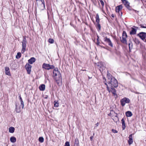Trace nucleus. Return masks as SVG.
<instances>
[{"label":"nucleus","mask_w":146,"mask_h":146,"mask_svg":"<svg viewBox=\"0 0 146 146\" xmlns=\"http://www.w3.org/2000/svg\"><path fill=\"white\" fill-rule=\"evenodd\" d=\"M53 76L57 83L59 85L60 84L62 76L60 72L57 68H55L53 71Z\"/></svg>","instance_id":"nucleus-1"},{"label":"nucleus","mask_w":146,"mask_h":146,"mask_svg":"<svg viewBox=\"0 0 146 146\" xmlns=\"http://www.w3.org/2000/svg\"><path fill=\"white\" fill-rule=\"evenodd\" d=\"M108 83L109 86L112 88L116 87L118 85L117 80L114 78H111L110 81H108Z\"/></svg>","instance_id":"nucleus-2"},{"label":"nucleus","mask_w":146,"mask_h":146,"mask_svg":"<svg viewBox=\"0 0 146 146\" xmlns=\"http://www.w3.org/2000/svg\"><path fill=\"white\" fill-rule=\"evenodd\" d=\"M27 43V41L26 38L25 37H24L23 41L22 42V49L21 52L22 53H23L26 50Z\"/></svg>","instance_id":"nucleus-3"},{"label":"nucleus","mask_w":146,"mask_h":146,"mask_svg":"<svg viewBox=\"0 0 146 146\" xmlns=\"http://www.w3.org/2000/svg\"><path fill=\"white\" fill-rule=\"evenodd\" d=\"M127 37V35L126 33V32L125 31H123L122 34V39L121 38V42L127 44V41L126 38Z\"/></svg>","instance_id":"nucleus-4"},{"label":"nucleus","mask_w":146,"mask_h":146,"mask_svg":"<svg viewBox=\"0 0 146 146\" xmlns=\"http://www.w3.org/2000/svg\"><path fill=\"white\" fill-rule=\"evenodd\" d=\"M42 68L47 70L53 69L54 67L53 65H51L48 64L44 63L42 66Z\"/></svg>","instance_id":"nucleus-5"},{"label":"nucleus","mask_w":146,"mask_h":146,"mask_svg":"<svg viewBox=\"0 0 146 146\" xmlns=\"http://www.w3.org/2000/svg\"><path fill=\"white\" fill-rule=\"evenodd\" d=\"M130 100L129 99L124 98L120 100L121 104L123 106H124L126 103H129Z\"/></svg>","instance_id":"nucleus-6"},{"label":"nucleus","mask_w":146,"mask_h":146,"mask_svg":"<svg viewBox=\"0 0 146 146\" xmlns=\"http://www.w3.org/2000/svg\"><path fill=\"white\" fill-rule=\"evenodd\" d=\"M105 84L107 86V89L109 91V92H112V93L113 94L114 96H115V97L117 98V95L116 92L114 88H111L112 90L111 91L109 87L107 85V84L106 83H105Z\"/></svg>","instance_id":"nucleus-7"},{"label":"nucleus","mask_w":146,"mask_h":146,"mask_svg":"<svg viewBox=\"0 0 146 146\" xmlns=\"http://www.w3.org/2000/svg\"><path fill=\"white\" fill-rule=\"evenodd\" d=\"M137 36L142 40H144L146 38V33L143 32H141L138 34Z\"/></svg>","instance_id":"nucleus-8"},{"label":"nucleus","mask_w":146,"mask_h":146,"mask_svg":"<svg viewBox=\"0 0 146 146\" xmlns=\"http://www.w3.org/2000/svg\"><path fill=\"white\" fill-rule=\"evenodd\" d=\"M25 67L27 73L30 74L31 71L32 66L29 64H27Z\"/></svg>","instance_id":"nucleus-9"},{"label":"nucleus","mask_w":146,"mask_h":146,"mask_svg":"<svg viewBox=\"0 0 146 146\" xmlns=\"http://www.w3.org/2000/svg\"><path fill=\"white\" fill-rule=\"evenodd\" d=\"M16 108L15 109V110L16 111L17 113H19L21 111L22 108L21 107V105L20 104H16Z\"/></svg>","instance_id":"nucleus-10"},{"label":"nucleus","mask_w":146,"mask_h":146,"mask_svg":"<svg viewBox=\"0 0 146 146\" xmlns=\"http://www.w3.org/2000/svg\"><path fill=\"white\" fill-rule=\"evenodd\" d=\"M104 41L108 43V45L111 47H112L113 46V44L110 39L107 38V37H105L104 38Z\"/></svg>","instance_id":"nucleus-11"},{"label":"nucleus","mask_w":146,"mask_h":146,"mask_svg":"<svg viewBox=\"0 0 146 146\" xmlns=\"http://www.w3.org/2000/svg\"><path fill=\"white\" fill-rule=\"evenodd\" d=\"M125 7L128 8L129 7V3L127 0H121Z\"/></svg>","instance_id":"nucleus-12"},{"label":"nucleus","mask_w":146,"mask_h":146,"mask_svg":"<svg viewBox=\"0 0 146 146\" xmlns=\"http://www.w3.org/2000/svg\"><path fill=\"white\" fill-rule=\"evenodd\" d=\"M128 142L129 145H131L133 143L132 134L130 135L129 136Z\"/></svg>","instance_id":"nucleus-13"},{"label":"nucleus","mask_w":146,"mask_h":146,"mask_svg":"<svg viewBox=\"0 0 146 146\" xmlns=\"http://www.w3.org/2000/svg\"><path fill=\"white\" fill-rule=\"evenodd\" d=\"M41 2L40 5L39 6V7L40 9L41 10H44L45 8L44 3V1H41Z\"/></svg>","instance_id":"nucleus-14"},{"label":"nucleus","mask_w":146,"mask_h":146,"mask_svg":"<svg viewBox=\"0 0 146 146\" xmlns=\"http://www.w3.org/2000/svg\"><path fill=\"white\" fill-rule=\"evenodd\" d=\"M36 60L35 58L34 57H32L29 60H28V62L31 64H32L33 63L35 62Z\"/></svg>","instance_id":"nucleus-15"},{"label":"nucleus","mask_w":146,"mask_h":146,"mask_svg":"<svg viewBox=\"0 0 146 146\" xmlns=\"http://www.w3.org/2000/svg\"><path fill=\"white\" fill-rule=\"evenodd\" d=\"M5 73L6 74L11 76V73L9 70V68L8 67H6L5 68Z\"/></svg>","instance_id":"nucleus-16"},{"label":"nucleus","mask_w":146,"mask_h":146,"mask_svg":"<svg viewBox=\"0 0 146 146\" xmlns=\"http://www.w3.org/2000/svg\"><path fill=\"white\" fill-rule=\"evenodd\" d=\"M39 88L40 91H44L45 89V86L44 84H42L40 85L39 87Z\"/></svg>","instance_id":"nucleus-17"},{"label":"nucleus","mask_w":146,"mask_h":146,"mask_svg":"<svg viewBox=\"0 0 146 146\" xmlns=\"http://www.w3.org/2000/svg\"><path fill=\"white\" fill-rule=\"evenodd\" d=\"M122 8V6L121 5H119L116 8V11L119 13L120 10Z\"/></svg>","instance_id":"nucleus-18"},{"label":"nucleus","mask_w":146,"mask_h":146,"mask_svg":"<svg viewBox=\"0 0 146 146\" xmlns=\"http://www.w3.org/2000/svg\"><path fill=\"white\" fill-rule=\"evenodd\" d=\"M122 124V129L123 130H124L125 128V121L123 118L121 120Z\"/></svg>","instance_id":"nucleus-19"},{"label":"nucleus","mask_w":146,"mask_h":146,"mask_svg":"<svg viewBox=\"0 0 146 146\" xmlns=\"http://www.w3.org/2000/svg\"><path fill=\"white\" fill-rule=\"evenodd\" d=\"M10 140L11 142L13 143H15L16 141V139L15 137L12 136L10 137Z\"/></svg>","instance_id":"nucleus-20"},{"label":"nucleus","mask_w":146,"mask_h":146,"mask_svg":"<svg viewBox=\"0 0 146 146\" xmlns=\"http://www.w3.org/2000/svg\"><path fill=\"white\" fill-rule=\"evenodd\" d=\"M136 30L133 28H132V30L130 33L131 35H134L136 33Z\"/></svg>","instance_id":"nucleus-21"},{"label":"nucleus","mask_w":146,"mask_h":146,"mask_svg":"<svg viewBox=\"0 0 146 146\" xmlns=\"http://www.w3.org/2000/svg\"><path fill=\"white\" fill-rule=\"evenodd\" d=\"M127 117H130L132 116V114L131 112L129 111H128L126 112L125 113Z\"/></svg>","instance_id":"nucleus-22"},{"label":"nucleus","mask_w":146,"mask_h":146,"mask_svg":"<svg viewBox=\"0 0 146 146\" xmlns=\"http://www.w3.org/2000/svg\"><path fill=\"white\" fill-rule=\"evenodd\" d=\"M15 131V128L13 127H10L9 128V131L10 133H13Z\"/></svg>","instance_id":"nucleus-23"},{"label":"nucleus","mask_w":146,"mask_h":146,"mask_svg":"<svg viewBox=\"0 0 146 146\" xmlns=\"http://www.w3.org/2000/svg\"><path fill=\"white\" fill-rule=\"evenodd\" d=\"M99 17L98 14H97L96 17V21L97 23H99L100 22Z\"/></svg>","instance_id":"nucleus-24"},{"label":"nucleus","mask_w":146,"mask_h":146,"mask_svg":"<svg viewBox=\"0 0 146 146\" xmlns=\"http://www.w3.org/2000/svg\"><path fill=\"white\" fill-rule=\"evenodd\" d=\"M75 144L76 145V146H79V142L78 139H76L75 141Z\"/></svg>","instance_id":"nucleus-25"},{"label":"nucleus","mask_w":146,"mask_h":146,"mask_svg":"<svg viewBox=\"0 0 146 146\" xmlns=\"http://www.w3.org/2000/svg\"><path fill=\"white\" fill-rule=\"evenodd\" d=\"M21 56V54L20 52L17 53V55L16 56V58L17 59L20 58Z\"/></svg>","instance_id":"nucleus-26"},{"label":"nucleus","mask_w":146,"mask_h":146,"mask_svg":"<svg viewBox=\"0 0 146 146\" xmlns=\"http://www.w3.org/2000/svg\"><path fill=\"white\" fill-rule=\"evenodd\" d=\"M38 141L40 143H42L44 142V139L42 137H40L38 138Z\"/></svg>","instance_id":"nucleus-27"},{"label":"nucleus","mask_w":146,"mask_h":146,"mask_svg":"<svg viewBox=\"0 0 146 146\" xmlns=\"http://www.w3.org/2000/svg\"><path fill=\"white\" fill-rule=\"evenodd\" d=\"M54 106L55 107H58L59 106V103L58 102L55 101L54 102Z\"/></svg>","instance_id":"nucleus-28"},{"label":"nucleus","mask_w":146,"mask_h":146,"mask_svg":"<svg viewBox=\"0 0 146 146\" xmlns=\"http://www.w3.org/2000/svg\"><path fill=\"white\" fill-rule=\"evenodd\" d=\"M48 42L52 44L54 43V40L53 39L49 38L48 40Z\"/></svg>","instance_id":"nucleus-29"},{"label":"nucleus","mask_w":146,"mask_h":146,"mask_svg":"<svg viewBox=\"0 0 146 146\" xmlns=\"http://www.w3.org/2000/svg\"><path fill=\"white\" fill-rule=\"evenodd\" d=\"M140 26L142 28H146V24H141Z\"/></svg>","instance_id":"nucleus-30"},{"label":"nucleus","mask_w":146,"mask_h":146,"mask_svg":"<svg viewBox=\"0 0 146 146\" xmlns=\"http://www.w3.org/2000/svg\"><path fill=\"white\" fill-rule=\"evenodd\" d=\"M21 104V105L22 109H23L24 107V104L23 101L22 100L20 101Z\"/></svg>","instance_id":"nucleus-31"},{"label":"nucleus","mask_w":146,"mask_h":146,"mask_svg":"<svg viewBox=\"0 0 146 146\" xmlns=\"http://www.w3.org/2000/svg\"><path fill=\"white\" fill-rule=\"evenodd\" d=\"M64 146H70L69 142L66 141L65 143Z\"/></svg>","instance_id":"nucleus-32"},{"label":"nucleus","mask_w":146,"mask_h":146,"mask_svg":"<svg viewBox=\"0 0 146 146\" xmlns=\"http://www.w3.org/2000/svg\"><path fill=\"white\" fill-rule=\"evenodd\" d=\"M129 49H130V48H132L133 46L132 44V43H129Z\"/></svg>","instance_id":"nucleus-33"},{"label":"nucleus","mask_w":146,"mask_h":146,"mask_svg":"<svg viewBox=\"0 0 146 146\" xmlns=\"http://www.w3.org/2000/svg\"><path fill=\"white\" fill-rule=\"evenodd\" d=\"M111 131H112L114 133H117L118 132L117 131L114 129H112Z\"/></svg>","instance_id":"nucleus-34"},{"label":"nucleus","mask_w":146,"mask_h":146,"mask_svg":"<svg viewBox=\"0 0 146 146\" xmlns=\"http://www.w3.org/2000/svg\"><path fill=\"white\" fill-rule=\"evenodd\" d=\"M135 42L137 44H139V43H140V41H139V40H138L137 39H136L135 40Z\"/></svg>","instance_id":"nucleus-35"},{"label":"nucleus","mask_w":146,"mask_h":146,"mask_svg":"<svg viewBox=\"0 0 146 146\" xmlns=\"http://www.w3.org/2000/svg\"><path fill=\"white\" fill-rule=\"evenodd\" d=\"M100 2L102 6H103L104 5V3L103 1L102 0H101Z\"/></svg>","instance_id":"nucleus-36"},{"label":"nucleus","mask_w":146,"mask_h":146,"mask_svg":"<svg viewBox=\"0 0 146 146\" xmlns=\"http://www.w3.org/2000/svg\"><path fill=\"white\" fill-rule=\"evenodd\" d=\"M97 26L100 29L101 26L99 24V23H97Z\"/></svg>","instance_id":"nucleus-37"},{"label":"nucleus","mask_w":146,"mask_h":146,"mask_svg":"<svg viewBox=\"0 0 146 146\" xmlns=\"http://www.w3.org/2000/svg\"><path fill=\"white\" fill-rule=\"evenodd\" d=\"M99 125V123H98V122L97 123H96L95 124V125H96V126L95 127V128L96 127H98Z\"/></svg>","instance_id":"nucleus-38"},{"label":"nucleus","mask_w":146,"mask_h":146,"mask_svg":"<svg viewBox=\"0 0 146 146\" xmlns=\"http://www.w3.org/2000/svg\"><path fill=\"white\" fill-rule=\"evenodd\" d=\"M19 98L20 100V101L22 100V98L21 97L20 95L19 96Z\"/></svg>","instance_id":"nucleus-39"},{"label":"nucleus","mask_w":146,"mask_h":146,"mask_svg":"<svg viewBox=\"0 0 146 146\" xmlns=\"http://www.w3.org/2000/svg\"><path fill=\"white\" fill-rule=\"evenodd\" d=\"M93 136H91V137H90V139L91 140H92V139H93Z\"/></svg>","instance_id":"nucleus-40"},{"label":"nucleus","mask_w":146,"mask_h":146,"mask_svg":"<svg viewBox=\"0 0 146 146\" xmlns=\"http://www.w3.org/2000/svg\"><path fill=\"white\" fill-rule=\"evenodd\" d=\"M99 37H98V36H97V42L99 41Z\"/></svg>","instance_id":"nucleus-41"},{"label":"nucleus","mask_w":146,"mask_h":146,"mask_svg":"<svg viewBox=\"0 0 146 146\" xmlns=\"http://www.w3.org/2000/svg\"><path fill=\"white\" fill-rule=\"evenodd\" d=\"M143 41H144L145 42H146V39H145V40H144Z\"/></svg>","instance_id":"nucleus-42"},{"label":"nucleus","mask_w":146,"mask_h":146,"mask_svg":"<svg viewBox=\"0 0 146 146\" xmlns=\"http://www.w3.org/2000/svg\"><path fill=\"white\" fill-rule=\"evenodd\" d=\"M111 16H112V17H114V15H111Z\"/></svg>","instance_id":"nucleus-43"},{"label":"nucleus","mask_w":146,"mask_h":146,"mask_svg":"<svg viewBox=\"0 0 146 146\" xmlns=\"http://www.w3.org/2000/svg\"><path fill=\"white\" fill-rule=\"evenodd\" d=\"M136 93V94H138V93H136H136Z\"/></svg>","instance_id":"nucleus-44"},{"label":"nucleus","mask_w":146,"mask_h":146,"mask_svg":"<svg viewBox=\"0 0 146 146\" xmlns=\"http://www.w3.org/2000/svg\"><path fill=\"white\" fill-rule=\"evenodd\" d=\"M45 98H47V97H46Z\"/></svg>","instance_id":"nucleus-45"},{"label":"nucleus","mask_w":146,"mask_h":146,"mask_svg":"<svg viewBox=\"0 0 146 146\" xmlns=\"http://www.w3.org/2000/svg\"><path fill=\"white\" fill-rule=\"evenodd\" d=\"M45 98H47V97H46Z\"/></svg>","instance_id":"nucleus-46"}]
</instances>
